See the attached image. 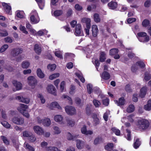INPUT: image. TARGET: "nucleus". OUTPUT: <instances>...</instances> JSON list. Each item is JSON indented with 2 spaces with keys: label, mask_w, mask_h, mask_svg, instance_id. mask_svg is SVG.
Segmentation results:
<instances>
[{
  "label": "nucleus",
  "mask_w": 151,
  "mask_h": 151,
  "mask_svg": "<svg viewBox=\"0 0 151 151\" xmlns=\"http://www.w3.org/2000/svg\"><path fill=\"white\" fill-rule=\"evenodd\" d=\"M92 35L94 37H96L97 35L99 30L97 26L96 25H93L92 26Z\"/></svg>",
  "instance_id": "18"
},
{
  "label": "nucleus",
  "mask_w": 151,
  "mask_h": 151,
  "mask_svg": "<svg viewBox=\"0 0 151 151\" xmlns=\"http://www.w3.org/2000/svg\"><path fill=\"white\" fill-rule=\"evenodd\" d=\"M60 74L59 73H55L50 75L49 77L50 80H52L57 78L60 76Z\"/></svg>",
  "instance_id": "41"
},
{
  "label": "nucleus",
  "mask_w": 151,
  "mask_h": 151,
  "mask_svg": "<svg viewBox=\"0 0 151 151\" xmlns=\"http://www.w3.org/2000/svg\"><path fill=\"white\" fill-rule=\"evenodd\" d=\"M19 29L23 33L25 34H28V32L27 31L26 29L24 26H23L21 24L20 25L19 27Z\"/></svg>",
  "instance_id": "49"
},
{
  "label": "nucleus",
  "mask_w": 151,
  "mask_h": 151,
  "mask_svg": "<svg viewBox=\"0 0 151 151\" xmlns=\"http://www.w3.org/2000/svg\"><path fill=\"white\" fill-rule=\"evenodd\" d=\"M30 22L32 24H37L40 22V18L36 11L32 10L30 13Z\"/></svg>",
  "instance_id": "1"
},
{
  "label": "nucleus",
  "mask_w": 151,
  "mask_h": 151,
  "mask_svg": "<svg viewBox=\"0 0 151 151\" xmlns=\"http://www.w3.org/2000/svg\"><path fill=\"white\" fill-rule=\"evenodd\" d=\"M106 59V55L105 53L103 52L100 53L99 60L101 62H104Z\"/></svg>",
  "instance_id": "35"
},
{
  "label": "nucleus",
  "mask_w": 151,
  "mask_h": 151,
  "mask_svg": "<svg viewBox=\"0 0 151 151\" xmlns=\"http://www.w3.org/2000/svg\"><path fill=\"white\" fill-rule=\"evenodd\" d=\"M46 150V151H60L57 147L54 146H49L47 147Z\"/></svg>",
  "instance_id": "38"
},
{
  "label": "nucleus",
  "mask_w": 151,
  "mask_h": 151,
  "mask_svg": "<svg viewBox=\"0 0 151 151\" xmlns=\"http://www.w3.org/2000/svg\"><path fill=\"white\" fill-rule=\"evenodd\" d=\"M147 91V87L144 86L140 90L139 96L141 98L144 97L146 94Z\"/></svg>",
  "instance_id": "26"
},
{
  "label": "nucleus",
  "mask_w": 151,
  "mask_h": 151,
  "mask_svg": "<svg viewBox=\"0 0 151 151\" xmlns=\"http://www.w3.org/2000/svg\"><path fill=\"white\" fill-rule=\"evenodd\" d=\"M75 74L76 76L80 79L82 82H84L85 81V79L83 77L82 74L81 73H75Z\"/></svg>",
  "instance_id": "45"
},
{
  "label": "nucleus",
  "mask_w": 151,
  "mask_h": 151,
  "mask_svg": "<svg viewBox=\"0 0 151 151\" xmlns=\"http://www.w3.org/2000/svg\"><path fill=\"white\" fill-rule=\"evenodd\" d=\"M4 40L5 42L12 43L13 42V40L11 37H7L5 38Z\"/></svg>",
  "instance_id": "57"
},
{
  "label": "nucleus",
  "mask_w": 151,
  "mask_h": 151,
  "mask_svg": "<svg viewBox=\"0 0 151 151\" xmlns=\"http://www.w3.org/2000/svg\"><path fill=\"white\" fill-rule=\"evenodd\" d=\"M12 121L14 123L19 125H22L24 122V118L19 116L14 117L12 119Z\"/></svg>",
  "instance_id": "8"
},
{
  "label": "nucleus",
  "mask_w": 151,
  "mask_h": 151,
  "mask_svg": "<svg viewBox=\"0 0 151 151\" xmlns=\"http://www.w3.org/2000/svg\"><path fill=\"white\" fill-rule=\"evenodd\" d=\"M12 83L17 90H19L22 89V85L20 82L14 80L13 81Z\"/></svg>",
  "instance_id": "22"
},
{
  "label": "nucleus",
  "mask_w": 151,
  "mask_h": 151,
  "mask_svg": "<svg viewBox=\"0 0 151 151\" xmlns=\"http://www.w3.org/2000/svg\"><path fill=\"white\" fill-rule=\"evenodd\" d=\"M61 130L57 126H54L53 127V132L54 134H58L61 133Z\"/></svg>",
  "instance_id": "33"
},
{
  "label": "nucleus",
  "mask_w": 151,
  "mask_h": 151,
  "mask_svg": "<svg viewBox=\"0 0 151 151\" xmlns=\"http://www.w3.org/2000/svg\"><path fill=\"white\" fill-rule=\"evenodd\" d=\"M37 96L38 97L40 98L41 103L42 104H44L45 102V100L44 98H43L42 95L40 94H38L37 95Z\"/></svg>",
  "instance_id": "62"
},
{
  "label": "nucleus",
  "mask_w": 151,
  "mask_h": 151,
  "mask_svg": "<svg viewBox=\"0 0 151 151\" xmlns=\"http://www.w3.org/2000/svg\"><path fill=\"white\" fill-rule=\"evenodd\" d=\"M134 110V107L133 105H130L127 109L128 112L130 113L133 112Z\"/></svg>",
  "instance_id": "50"
},
{
  "label": "nucleus",
  "mask_w": 151,
  "mask_h": 151,
  "mask_svg": "<svg viewBox=\"0 0 151 151\" xmlns=\"http://www.w3.org/2000/svg\"><path fill=\"white\" fill-rule=\"evenodd\" d=\"M92 117L93 119V121L96 125L98 124L99 123V119L97 117V115L96 114L93 115Z\"/></svg>",
  "instance_id": "47"
},
{
  "label": "nucleus",
  "mask_w": 151,
  "mask_h": 151,
  "mask_svg": "<svg viewBox=\"0 0 151 151\" xmlns=\"http://www.w3.org/2000/svg\"><path fill=\"white\" fill-rule=\"evenodd\" d=\"M151 78V76L150 74L148 73H145V75L144 79L147 81L149 80Z\"/></svg>",
  "instance_id": "61"
},
{
  "label": "nucleus",
  "mask_w": 151,
  "mask_h": 151,
  "mask_svg": "<svg viewBox=\"0 0 151 151\" xmlns=\"http://www.w3.org/2000/svg\"><path fill=\"white\" fill-rule=\"evenodd\" d=\"M81 22L85 23L86 24V28H91V19L88 18H83L81 19Z\"/></svg>",
  "instance_id": "17"
},
{
  "label": "nucleus",
  "mask_w": 151,
  "mask_h": 151,
  "mask_svg": "<svg viewBox=\"0 0 151 151\" xmlns=\"http://www.w3.org/2000/svg\"><path fill=\"white\" fill-rule=\"evenodd\" d=\"M144 109L147 111H150L151 109V99L149 100L147 104L144 106Z\"/></svg>",
  "instance_id": "39"
},
{
  "label": "nucleus",
  "mask_w": 151,
  "mask_h": 151,
  "mask_svg": "<svg viewBox=\"0 0 151 151\" xmlns=\"http://www.w3.org/2000/svg\"><path fill=\"white\" fill-rule=\"evenodd\" d=\"M100 76L101 79L104 80H108L109 79L110 77L109 74L105 71H104L102 73L100 74Z\"/></svg>",
  "instance_id": "21"
},
{
  "label": "nucleus",
  "mask_w": 151,
  "mask_h": 151,
  "mask_svg": "<svg viewBox=\"0 0 151 151\" xmlns=\"http://www.w3.org/2000/svg\"><path fill=\"white\" fill-rule=\"evenodd\" d=\"M62 51L59 50L55 51L54 52V54L55 56L60 59H63V57L62 55Z\"/></svg>",
  "instance_id": "36"
},
{
  "label": "nucleus",
  "mask_w": 151,
  "mask_h": 151,
  "mask_svg": "<svg viewBox=\"0 0 151 151\" xmlns=\"http://www.w3.org/2000/svg\"><path fill=\"white\" fill-rule=\"evenodd\" d=\"M28 139L31 142H34L36 140V138L34 135L29 136Z\"/></svg>",
  "instance_id": "60"
},
{
  "label": "nucleus",
  "mask_w": 151,
  "mask_h": 151,
  "mask_svg": "<svg viewBox=\"0 0 151 151\" xmlns=\"http://www.w3.org/2000/svg\"><path fill=\"white\" fill-rule=\"evenodd\" d=\"M30 65L29 63L27 61H24L22 63V67L23 69L28 68Z\"/></svg>",
  "instance_id": "40"
},
{
  "label": "nucleus",
  "mask_w": 151,
  "mask_h": 151,
  "mask_svg": "<svg viewBox=\"0 0 151 151\" xmlns=\"http://www.w3.org/2000/svg\"><path fill=\"white\" fill-rule=\"evenodd\" d=\"M81 25L80 24H78L76 27L74 34L76 36H79L82 35V32L81 30Z\"/></svg>",
  "instance_id": "16"
},
{
  "label": "nucleus",
  "mask_w": 151,
  "mask_h": 151,
  "mask_svg": "<svg viewBox=\"0 0 151 151\" xmlns=\"http://www.w3.org/2000/svg\"><path fill=\"white\" fill-rule=\"evenodd\" d=\"M33 129L34 132L38 135H42L43 134L44 129L41 127L37 125L34 126Z\"/></svg>",
  "instance_id": "10"
},
{
  "label": "nucleus",
  "mask_w": 151,
  "mask_h": 151,
  "mask_svg": "<svg viewBox=\"0 0 151 151\" xmlns=\"http://www.w3.org/2000/svg\"><path fill=\"white\" fill-rule=\"evenodd\" d=\"M22 50L21 48H17L13 49L11 52V55L9 57L10 59L12 60H15L17 61H19V60L16 58V57L22 53Z\"/></svg>",
  "instance_id": "3"
},
{
  "label": "nucleus",
  "mask_w": 151,
  "mask_h": 151,
  "mask_svg": "<svg viewBox=\"0 0 151 151\" xmlns=\"http://www.w3.org/2000/svg\"><path fill=\"white\" fill-rule=\"evenodd\" d=\"M85 144L84 142L79 140H76V146L78 149L82 148Z\"/></svg>",
  "instance_id": "25"
},
{
  "label": "nucleus",
  "mask_w": 151,
  "mask_h": 151,
  "mask_svg": "<svg viewBox=\"0 0 151 151\" xmlns=\"http://www.w3.org/2000/svg\"><path fill=\"white\" fill-rule=\"evenodd\" d=\"M62 98L64 99H67L68 100V102L69 104H72V102L71 98L70 97L68 96L67 95H63L62 96Z\"/></svg>",
  "instance_id": "56"
},
{
  "label": "nucleus",
  "mask_w": 151,
  "mask_h": 151,
  "mask_svg": "<svg viewBox=\"0 0 151 151\" xmlns=\"http://www.w3.org/2000/svg\"><path fill=\"white\" fill-rule=\"evenodd\" d=\"M112 132L115 133V134L119 136L120 135V130L118 129L115 127H113L111 129Z\"/></svg>",
  "instance_id": "44"
},
{
  "label": "nucleus",
  "mask_w": 151,
  "mask_h": 151,
  "mask_svg": "<svg viewBox=\"0 0 151 151\" xmlns=\"http://www.w3.org/2000/svg\"><path fill=\"white\" fill-rule=\"evenodd\" d=\"M1 122L2 125L8 129L11 128V125L7 122L1 121Z\"/></svg>",
  "instance_id": "43"
},
{
  "label": "nucleus",
  "mask_w": 151,
  "mask_h": 151,
  "mask_svg": "<svg viewBox=\"0 0 151 151\" xmlns=\"http://www.w3.org/2000/svg\"><path fill=\"white\" fill-rule=\"evenodd\" d=\"M150 24L149 21L147 19H145L142 22V25L143 27H146L149 25Z\"/></svg>",
  "instance_id": "55"
},
{
  "label": "nucleus",
  "mask_w": 151,
  "mask_h": 151,
  "mask_svg": "<svg viewBox=\"0 0 151 151\" xmlns=\"http://www.w3.org/2000/svg\"><path fill=\"white\" fill-rule=\"evenodd\" d=\"M63 119V117L61 115H56L54 117V120L56 122L61 123H62Z\"/></svg>",
  "instance_id": "23"
},
{
  "label": "nucleus",
  "mask_w": 151,
  "mask_h": 151,
  "mask_svg": "<svg viewBox=\"0 0 151 151\" xmlns=\"http://www.w3.org/2000/svg\"><path fill=\"white\" fill-rule=\"evenodd\" d=\"M75 87L73 85H71V87L70 88V91L69 92L70 93L71 95H73V94H74L75 93Z\"/></svg>",
  "instance_id": "64"
},
{
  "label": "nucleus",
  "mask_w": 151,
  "mask_h": 151,
  "mask_svg": "<svg viewBox=\"0 0 151 151\" xmlns=\"http://www.w3.org/2000/svg\"><path fill=\"white\" fill-rule=\"evenodd\" d=\"M56 66L55 64H49L47 66V69L51 71H53L56 68Z\"/></svg>",
  "instance_id": "46"
},
{
  "label": "nucleus",
  "mask_w": 151,
  "mask_h": 151,
  "mask_svg": "<svg viewBox=\"0 0 151 151\" xmlns=\"http://www.w3.org/2000/svg\"><path fill=\"white\" fill-rule=\"evenodd\" d=\"M65 110L66 112L70 115H73L76 113V109L72 106H66L65 107Z\"/></svg>",
  "instance_id": "9"
},
{
  "label": "nucleus",
  "mask_w": 151,
  "mask_h": 151,
  "mask_svg": "<svg viewBox=\"0 0 151 151\" xmlns=\"http://www.w3.org/2000/svg\"><path fill=\"white\" fill-rule=\"evenodd\" d=\"M87 89L88 93L89 94L91 93L93 91L92 85L90 84H88L87 85Z\"/></svg>",
  "instance_id": "53"
},
{
  "label": "nucleus",
  "mask_w": 151,
  "mask_h": 151,
  "mask_svg": "<svg viewBox=\"0 0 151 151\" xmlns=\"http://www.w3.org/2000/svg\"><path fill=\"white\" fill-rule=\"evenodd\" d=\"M137 125L140 129L144 130L149 127V123L147 120L140 118L138 120Z\"/></svg>",
  "instance_id": "2"
},
{
  "label": "nucleus",
  "mask_w": 151,
  "mask_h": 151,
  "mask_svg": "<svg viewBox=\"0 0 151 151\" xmlns=\"http://www.w3.org/2000/svg\"><path fill=\"white\" fill-rule=\"evenodd\" d=\"M93 102L94 105L96 107H98L101 105L100 102L98 100L96 99H94L93 100Z\"/></svg>",
  "instance_id": "54"
},
{
  "label": "nucleus",
  "mask_w": 151,
  "mask_h": 151,
  "mask_svg": "<svg viewBox=\"0 0 151 151\" xmlns=\"http://www.w3.org/2000/svg\"><path fill=\"white\" fill-rule=\"evenodd\" d=\"M47 92L54 95H56V90L54 86L52 84L48 85L46 88Z\"/></svg>",
  "instance_id": "12"
},
{
  "label": "nucleus",
  "mask_w": 151,
  "mask_h": 151,
  "mask_svg": "<svg viewBox=\"0 0 151 151\" xmlns=\"http://www.w3.org/2000/svg\"><path fill=\"white\" fill-rule=\"evenodd\" d=\"M8 47L9 46L7 44H4L0 48V52H4L8 48Z\"/></svg>",
  "instance_id": "48"
},
{
  "label": "nucleus",
  "mask_w": 151,
  "mask_h": 151,
  "mask_svg": "<svg viewBox=\"0 0 151 151\" xmlns=\"http://www.w3.org/2000/svg\"><path fill=\"white\" fill-rule=\"evenodd\" d=\"M62 13V11L58 10L54 12V14L55 16L57 17L61 15Z\"/></svg>",
  "instance_id": "59"
},
{
  "label": "nucleus",
  "mask_w": 151,
  "mask_h": 151,
  "mask_svg": "<svg viewBox=\"0 0 151 151\" xmlns=\"http://www.w3.org/2000/svg\"><path fill=\"white\" fill-rule=\"evenodd\" d=\"M137 37L139 40L141 42H147L149 40V37L145 32H139L137 34Z\"/></svg>",
  "instance_id": "5"
},
{
  "label": "nucleus",
  "mask_w": 151,
  "mask_h": 151,
  "mask_svg": "<svg viewBox=\"0 0 151 151\" xmlns=\"http://www.w3.org/2000/svg\"><path fill=\"white\" fill-rule=\"evenodd\" d=\"M1 138L5 144L6 145H9V141L6 137L4 136H1Z\"/></svg>",
  "instance_id": "58"
},
{
  "label": "nucleus",
  "mask_w": 151,
  "mask_h": 151,
  "mask_svg": "<svg viewBox=\"0 0 151 151\" xmlns=\"http://www.w3.org/2000/svg\"><path fill=\"white\" fill-rule=\"evenodd\" d=\"M37 122L39 124H42L44 126L48 127L51 124V122L50 119L48 118H45L41 119L39 117L37 118Z\"/></svg>",
  "instance_id": "6"
},
{
  "label": "nucleus",
  "mask_w": 151,
  "mask_h": 151,
  "mask_svg": "<svg viewBox=\"0 0 151 151\" xmlns=\"http://www.w3.org/2000/svg\"><path fill=\"white\" fill-rule=\"evenodd\" d=\"M66 83L64 81H62L60 84V91L62 92L66 91L65 88Z\"/></svg>",
  "instance_id": "28"
},
{
  "label": "nucleus",
  "mask_w": 151,
  "mask_h": 151,
  "mask_svg": "<svg viewBox=\"0 0 151 151\" xmlns=\"http://www.w3.org/2000/svg\"><path fill=\"white\" fill-rule=\"evenodd\" d=\"M27 82L29 86L34 88L37 83V81L35 77L30 76L27 78Z\"/></svg>",
  "instance_id": "7"
},
{
  "label": "nucleus",
  "mask_w": 151,
  "mask_h": 151,
  "mask_svg": "<svg viewBox=\"0 0 151 151\" xmlns=\"http://www.w3.org/2000/svg\"><path fill=\"white\" fill-rule=\"evenodd\" d=\"M28 108L27 105L23 104H19V106L18 107L17 109L24 116L27 118H29V115L28 113L26 112V110Z\"/></svg>",
  "instance_id": "4"
},
{
  "label": "nucleus",
  "mask_w": 151,
  "mask_h": 151,
  "mask_svg": "<svg viewBox=\"0 0 151 151\" xmlns=\"http://www.w3.org/2000/svg\"><path fill=\"white\" fill-rule=\"evenodd\" d=\"M137 65H138L140 68H143L145 67V64L142 61H140L137 62L136 65L133 66L132 67L131 70L132 72H135L136 71V70L138 68Z\"/></svg>",
  "instance_id": "11"
},
{
  "label": "nucleus",
  "mask_w": 151,
  "mask_h": 151,
  "mask_svg": "<svg viewBox=\"0 0 151 151\" xmlns=\"http://www.w3.org/2000/svg\"><path fill=\"white\" fill-rule=\"evenodd\" d=\"M16 99L19 101L25 103L26 104H28L30 101V100L28 98H24L19 96L16 97Z\"/></svg>",
  "instance_id": "20"
},
{
  "label": "nucleus",
  "mask_w": 151,
  "mask_h": 151,
  "mask_svg": "<svg viewBox=\"0 0 151 151\" xmlns=\"http://www.w3.org/2000/svg\"><path fill=\"white\" fill-rule=\"evenodd\" d=\"M115 103L118 106H121L124 105L125 103V101L124 98H120L118 101H114Z\"/></svg>",
  "instance_id": "24"
},
{
  "label": "nucleus",
  "mask_w": 151,
  "mask_h": 151,
  "mask_svg": "<svg viewBox=\"0 0 151 151\" xmlns=\"http://www.w3.org/2000/svg\"><path fill=\"white\" fill-rule=\"evenodd\" d=\"M108 6L110 9H113L116 7L117 4L116 2L112 1L109 3Z\"/></svg>",
  "instance_id": "32"
},
{
  "label": "nucleus",
  "mask_w": 151,
  "mask_h": 151,
  "mask_svg": "<svg viewBox=\"0 0 151 151\" xmlns=\"http://www.w3.org/2000/svg\"><path fill=\"white\" fill-rule=\"evenodd\" d=\"M38 4L40 9H42L45 6L44 0H35Z\"/></svg>",
  "instance_id": "27"
},
{
  "label": "nucleus",
  "mask_w": 151,
  "mask_h": 151,
  "mask_svg": "<svg viewBox=\"0 0 151 151\" xmlns=\"http://www.w3.org/2000/svg\"><path fill=\"white\" fill-rule=\"evenodd\" d=\"M118 49L116 48H114L111 49L110 51V55H114V58L115 59H118L120 58V56L117 54L118 53Z\"/></svg>",
  "instance_id": "14"
},
{
  "label": "nucleus",
  "mask_w": 151,
  "mask_h": 151,
  "mask_svg": "<svg viewBox=\"0 0 151 151\" xmlns=\"http://www.w3.org/2000/svg\"><path fill=\"white\" fill-rule=\"evenodd\" d=\"M48 31L45 29L40 30L37 32V36H41L44 35H47Z\"/></svg>",
  "instance_id": "30"
},
{
  "label": "nucleus",
  "mask_w": 151,
  "mask_h": 151,
  "mask_svg": "<svg viewBox=\"0 0 151 151\" xmlns=\"http://www.w3.org/2000/svg\"><path fill=\"white\" fill-rule=\"evenodd\" d=\"M93 17L94 20L96 22L98 23L100 22L101 19L98 14L97 13L95 14Z\"/></svg>",
  "instance_id": "42"
},
{
  "label": "nucleus",
  "mask_w": 151,
  "mask_h": 151,
  "mask_svg": "<svg viewBox=\"0 0 151 151\" xmlns=\"http://www.w3.org/2000/svg\"><path fill=\"white\" fill-rule=\"evenodd\" d=\"M34 49L35 52L38 54H40L41 53V47L39 45L36 44L35 46Z\"/></svg>",
  "instance_id": "31"
},
{
  "label": "nucleus",
  "mask_w": 151,
  "mask_h": 151,
  "mask_svg": "<svg viewBox=\"0 0 151 151\" xmlns=\"http://www.w3.org/2000/svg\"><path fill=\"white\" fill-rule=\"evenodd\" d=\"M81 132L82 134L86 135H91L93 133V132L91 130L87 131L86 126L84 125L81 128Z\"/></svg>",
  "instance_id": "19"
},
{
  "label": "nucleus",
  "mask_w": 151,
  "mask_h": 151,
  "mask_svg": "<svg viewBox=\"0 0 151 151\" xmlns=\"http://www.w3.org/2000/svg\"><path fill=\"white\" fill-rule=\"evenodd\" d=\"M37 73L38 76L40 78H42L45 77V74L40 68H38L37 70Z\"/></svg>",
  "instance_id": "29"
},
{
  "label": "nucleus",
  "mask_w": 151,
  "mask_h": 151,
  "mask_svg": "<svg viewBox=\"0 0 151 151\" xmlns=\"http://www.w3.org/2000/svg\"><path fill=\"white\" fill-rule=\"evenodd\" d=\"M16 16L20 18H23L24 16V13L22 11H17L16 12Z\"/></svg>",
  "instance_id": "37"
},
{
  "label": "nucleus",
  "mask_w": 151,
  "mask_h": 151,
  "mask_svg": "<svg viewBox=\"0 0 151 151\" xmlns=\"http://www.w3.org/2000/svg\"><path fill=\"white\" fill-rule=\"evenodd\" d=\"M67 138L69 140H71L75 138V137L72 135L70 133H68L67 134Z\"/></svg>",
  "instance_id": "63"
},
{
  "label": "nucleus",
  "mask_w": 151,
  "mask_h": 151,
  "mask_svg": "<svg viewBox=\"0 0 151 151\" xmlns=\"http://www.w3.org/2000/svg\"><path fill=\"white\" fill-rule=\"evenodd\" d=\"M47 107L51 109H53L55 108H58L59 109H62L61 107L59 104L56 102H53L50 104H48Z\"/></svg>",
  "instance_id": "15"
},
{
  "label": "nucleus",
  "mask_w": 151,
  "mask_h": 151,
  "mask_svg": "<svg viewBox=\"0 0 151 151\" xmlns=\"http://www.w3.org/2000/svg\"><path fill=\"white\" fill-rule=\"evenodd\" d=\"M24 145L26 149H28L30 151H34L35 150L34 148L31 146L29 145L27 143L25 142L24 143Z\"/></svg>",
  "instance_id": "52"
},
{
  "label": "nucleus",
  "mask_w": 151,
  "mask_h": 151,
  "mask_svg": "<svg viewBox=\"0 0 151 151\" xmlns=\"http://www.w3.org/2000/svg\"><path fill=\"white\" fill-rule=\"evenodd\" d=\"M140 142L138 139H135L133 144V147L135 149H137L140 145Z\"/></svg>",
  "instance_id": "34"
},
{
  "label": "nucleus",
  "mask_w": 151,
  "mask_h": 151,
  "mask_svg": "<svg viewBox=\"0 0 151 151\" xmlns=\"http://www.w3.org/2000/svg\"><path fill=\"white\" fill-rule=\"evenodd\" d=\"M67 124L71 127L73 126L75 124L74 121L71 119H68L67 120Z\"/></svg>",
  "instance_id": "51"
},
{
  "label": "nucleus",
  "mask_w": 151,
  "mask_h": 151,
  "mask_svg": "<svg viewBox=\"0 0 151 151\" xmlns=\"http://www.w3.org/2000/svg\"><path fill=\"white\" fill-rule=\"evenodd\" d=\"M2 5L6 13L10 15L12 14L11 8L10 6L4 2L2 3Z\"/></svg>",
  "instance_id": "13"
}]
</instances>
